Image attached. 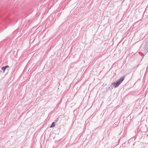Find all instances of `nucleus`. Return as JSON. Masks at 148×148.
Instances as JSON below:
<instances>
[{
	"label": "nucleus",
	"instance_id": "obj_1",
	"mask_svg": "<svg viewBox=\"0 0 148 148\" xmlns=\"http://www.w3.org/2000/svg\"><path fill=\"white\" fill-rule=\"evenodd\" d=\"M124 77H123L121 78L119 80L115 83H114L113 85L115 88L117 87L122 82L124 79Z\"/></svg>",
	"mask_w": 148,
	"mask_h": 148
},
{
	"label": "nucleus",
	"instance_id": "obj_2",
	"mask_svg": "<svg viewBox=\"0 0 148 148\" xmlns=\"http://www.w3.org/2000/svg\"><path fill=\"white\" fill-rule=\"evenodd\" d=\"M5 69H6V67H5V66L2 67L1 68L2 70H3V73H4L5 72Z\"/></svg>",
	"mask_w": 148,
	"mask_h": 148
},
{
	"label": "nucleus",
	"instance_id": "obj_3",
	"mask_svg": "<svg viewBox=\"0 0 148 148\" xmlns=\"http://www.w3.org/2000/svg\"><path fill=\"white\" fill-rule=\"evenodd\" d=\"M55 126V123L54 122H53L52 123V124H51V125L50 127H54Z\"/></svg>",
	"mask_w": 148,
	"mask_h": 148
},
{
	"label": "nucleus",
	"instance_id": "obj_4",
	"mask_svg": "<svg viewBox=\"0 0 148 148\" xmlns=\"http://www.w3.org/2000/svg\"><path fill=\"white\" fill-rule=\"evenodd\" d=\"M5 67H6V68H8L9 67V66H5Z\"/></svg>",
	"mask_w": 148,
	"mask_h": 148
}]
</instances>
